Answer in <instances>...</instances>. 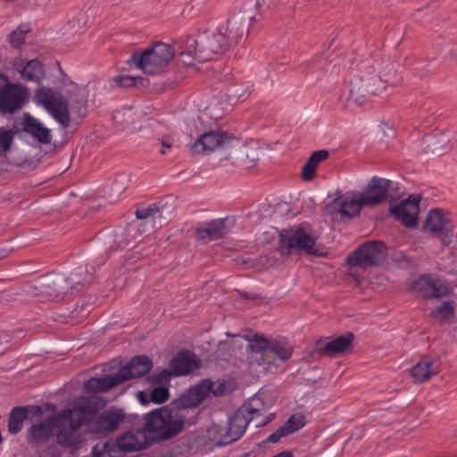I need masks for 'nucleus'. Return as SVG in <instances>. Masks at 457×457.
I'll return each mask as SVG.
<instances>
[{"label":"nucleus","mask_w":457,"mask_h":457,"mask_svg":"<svg viewBox=\"0 0 457 457\" xmlns=\"http://www.w3.org/2000/svg\"><path fill=\"white\" fill-rule=\"evenodd\" d=\"M26 407H14L9 415L8 431L12 435L18 434L23 428L24 420L27 419Z\"/></svg>","instance_id":"obj_36"},{"label":"nucleus","mask_w":457,"mask_h":457,"mask_svg":"<svg viewBox=\"0 0 457 457\" xmlns=\"http://www.w3.org/2000/svg\"><path fill=\"white\" fill-rule=\"evenodd\" d=\"M272 457H293V454L289 451H284V452L278 453V454H276Z\"/></svg>","instance_id":"obj_57"},{"label":"nucleus","mask_w":457,"mask_h":457,"mask_svg":"<svg viewBox=\"0 0 457 457\" xmlns=\"http://www.w3.org/2000/svg\"><path fill=\"white\" fill-rule=\"evenodd\" d=\"M96 411L97 403L93 399L84 398L78 401L71 409L59 413L64 417L62 426L55 431L57 443L64 447H78L81 442L79 428L86 426L85 422L94 418Z\"/></svg>","instance_id":"obj_2"},{"label":"nucleus","mask_w":457,"mask_h":457,"mask_svg":"<svg viewBox=\"0 0 457 457\" xmlns=\"http://www.w3.org/2000/svg\"><path fill=\"white\" fill-rule=\"evenodd\" d=\"M161 212V206L154 203L144 208H137L135 215L138 220H145L147 218H154L157 213Z\"/></svg>","instance_id":"obj_41"},{"label":"nucleus","mask_w":457,"mask_h":457,"mask_svg":"<svg viewBox=\"0 0 457 457\" xmlns=\"http://www.w3.org/2000/svg\"><path fill=\"white\" fill-rule=\"evenodd\" d=\"M68 97L71 103H75L77 104L79 112H80L82 108H85L87 104L86 96L84 91L79 89L77 85H71V89L69 92Z\"/></svg>","instance_id":"obj_38"},{"label":"nucleus","mask_w":457,"mask_h":457,"mask_svg":"<svg viewBox=\"0 0 457 457\" xmlns=\"http://www.w3.org/2000/svg\"><path fill=\"white\" fill-rule=\"evenodd\" d=\"M245 338L248 341V348L255 355L252 356L251 363L262 366V371L270 372L277 369L275 364V357L268 356V348L270 340L259 336L248 337Z\"/></svg>","instance_id":"obj_16"},{"label":"nucleus","mask_w":457,"mask_h":457,"mask_svg":"<svg viewBox=\"0 0 457 457\" xmlns=\"http://www.w3.org/2000/svg\"><path fill=\"white\" fill-rule=\"evenodd\" d=\"M353 339L354 335L352 332H346L340 337L321 344L318 348V352L328 357L344 354L352 350Z\"/></svg>","instance_id":"obj_26"},{"label":"nucleus","mask_w":457,"mask_h":457,"mask_svg":"<svg viewBox=\"0 0 457 457\" xmlns=\"http://www.w3.org/2000/svg\"><path fill=\"white\" fill-rule=\"evenodd\" d=\"M251 421H253V418L248 416L245 412V409L240 407L228 420V430L227 432L228 442L239 439Z\"/></svg>","instance_id":"obj_28"},{"label":"nucleus","mask_w":457,"mask_h":457,"mask_svg":"<svg viewBox=\"0 0 457 457\" xmlns=\"http://www.w3.org/2000/svg\"><path fill=\"white\" fill-rule=\"evenodd\" d=\"M94 272V268L83 270L76 269L70 278L62 274H48L40 278L35 285L38 291L36 295L48 296L53 298L61 297L70 292V290H79V286H83L90 282V277Z\"/></svg>","instance_id":"obj_3"},{"label":"nucleus","mask_w":457,"mask_h":457,"mask_svg":"<svg viewBox=\"0 0 457 457\" xmlns=\"http://www.w3.org/2000/svg\"><path fill=\"white\" fill-rule=\"evenodd\" d=\"M172 376L175 375L173 374V370L171 369H164L161 370L159 373L154 374L151 378L156 384H164L168 383L172 378Z\"/></svg>","instance_id":"obj_47"},{"label":"nucleus","mask_w":457,"mask_h":457,"mask_svg":"<svg viewBox=\"0 0 457 457\" xmlns=\"http://www.w3.org/2000/svg\"><path fill=\"white\" fill-rule=\"evenodd\" d=\"M229 44L221 28L212 33L204 32L196 37L188 36L186 38L187 49L195 51V58L199 62L210 61L215 55L221 54L228 49Z\"/></svg>","instance_id":"obj_5"},{"label":"nucleus","mask_w":457,"mask_h":457,"mask_svg":"<svg viewBox=\"0 0 457 457\" xmlns=\"http://www.w3.org/2000/svg\"><path fill=\"white\" fill-rule=\"evenodd\" d=\"M234 387L232 383L227 380L212 381L204 379L198 385L189 388L183 394L187 398L190 408L198 406L211 393L214 396H223L230 394Z\"/></svg>","instance_id":"obj_9"},{"label":"nucleus","mask_w":457,"mask_h":457,"mask_svg":"<svg viewBox=\"0 0 457 457\" xmlns=\"http://www.w3.org/2000/svg\"><path fill=\"white\" fill-rule=\"evenodd\" d=\"M386 246L381 241H370L360 245L352 254L346 262L350 266L368 268L378 265L386 257Z\"/></svg>","instance_id":"obj_8"},{"label":"nucleus","mask_w":457,"mask_h":457,"mask_svg":"<svg viewBox=\"0 0 457 457\" xmlns=\"http://www.w3.org/2000/svg\"><path fill=\"white\" fill-rule=\"evenodd\" d=\"M152 367V360L145 355H140L132 358L131 361L125 366H122L118 372L122 382H124L132 378L142 377L149 372Z\"/></svg>","instance_id":"obj_25"},{"label":"nucleus","mask_w":457,"mask_h":457,"mask_svg":"<svg viewBox=\"0 0 457 457\" xmlns=\"http://www.w3.org/2000/svg\"><path fill=\"white\" fill-rule=\"evenodd\" d=\"M253 19V12L250 10H240L234 13L227 21L224 30L229 43L237 44L248 34V29Z\"/></svg>","instance_id":"obj_13"},{"label":"nucleus","mask_w":457,"mask_h":457,"mask_svg":"<svg viewBox=\"0 0 457 457\" xmlns=\"http://www.w3.org/2000/svg\"><path fill=\"white\" fill-rule=\"evenodd\" d=\"M329 156L328 150L322 149L313 152L302 170V178L305 181H310L314 179L316 169L321 162L327 160Z\"/></svg>","instance_id":"obj_34"},{"label":"nucleus","mask_w":457,"mask_h":457,"mask_svg":"<svg viewBox=\"0 0 457 457\" xmlns=\"http://www.w3.org/2000/svg\"><path fill=\"white\" fill-rule=\"evenodd\" d=\"M372 68H374V71L378 73L373 77L377 84L382 83L386 87V86L395 87L400 83L401 79L397 75L394 63L389 61H375Z\"/></svg>","instance_id":"obj_29"},{"label":"nucleus","mask_w":457,"mask_h":457,"mask_svg":"<svg viewBox=\"0 0 457 457\" xmlns=\"http://www.w3.org/2000/svg\"><path fill=\"white\" fill-rule=\"evenodd\" d=\"M11 343V337L6 332H1L0 333V352L4 353V351L8 348L9 345Z\"/></svg>","instance_id":"obj_53"},{"label":"nucleus","mask_w":457,"mask_h":457,"mask_svg":"<svg viewBox=\"0 0 457 457\" xmlns=\"http://www.w3.org/2000/svg\"><path fill=\"white\" fill-rule=\"evenodd\" d=\"M415 382L422 383L440 372V361L436 358L422 357L411 370Z\"/></svg>","instance_id":"obj_27"},{"label":"nucleus","mask_w":457,"mask_h":457,"mask_svg":"<svg viewBox=\"0 0 457 457\" xmlns=\"http://www.w3.org/2000/svg\"><path fill=\"white\" fill-rule=\"evenodd\" d=\"M242 295H243L244 298H246V299L247 298H252L247 293H243Z\"/></svg>","instance_id":"obj_58"},{"label":"nucleus","mask_w":457,"mask_h":457,"mask_svg":"<svg viewBox=\"0 0 457 457\" xmlns=\"http://www.w3.org/2000/svg\"><path fill=\"white\" fill-rule=\"evenodd\" d=\"M162 148L160 149V153L162 154H166L168 149H171L173 143L169 138H162L161 141Z\"/></svg>","instance_id":"obj_54"},{"label":"nucleus","mask_w":457,"mask_h":457,"mask_svg":"<svg viewBox=\"0 0 457 457\" xmlns=\"http://www.w3.org/2000/svg\"><path fill=\"white\" fill-rule=\"evenodd\" d=\"M28 32L27 29H22L21 28H18L16 30L12 31L10 35V43L14 47H19L24 43V35Z\"/></svg>","instance_id":"obj_48"},{"label":"nucleus","mask_w":457,"mask_h":457,"mask_svg":"<svg viewBox=\"0 0 457 457\" xmlns=\"http://www.w3.org/2000/svg\"><path fill=\"white\" fill-rule=\"evenodd\" d=\"M317 236L303 227L282 229L279 232V251L281 254L290 255L301 251L318 256L320 253L315 248Z\"/></svg>","instance_id":"obj_6"},{"label":"nucleus","mask_w":457,"mask_h":457,"mask_svg":"<svg viewBox=\"0 0 457 457\" xmlns=\"http://www.w3.org/2000/svg\"><path fill=\"white\" fill-rule=\"evenodd\" d=\"M441 270L450 274H457V256L451 255L447 261L443 262Z\"/></svg>","instance_id":"obj_49"},{"label":"nucleus","mask_w":457,"mask_h":457,"mask_svg":"<svg viewBox=\"0 0 457 457\" xmlns=\"http://www.w3.org/2000/svg\"><path fill=\"white\" fill-rule=\"evenodd\" d=\"M304 424L305 417L303 414L296 413L292 415L281 427L285 429L287 435H290L303 428Z\"/></svg>","instance_id":"obj_37"},{"label":"nucleus","mask_w":457,"mask_h":457,"mask_svg":"<svg viewBox=\"0 0 457 457\" xmlns=\"http://www.w3.org/2000/svg\"><path fill=\"white\" fill-rule=\"evenodd\" d=\"M392 181L384 178L373 177L369 180L362 192L358 193L362 204L374 207L387 199L388 189Z\"/></svg>","instance_id":"obj_15"},{"label":"nucleus","mask_w":457,"mask_h":457,"mask_svg":"<svg viewBox=\"0 0 457 457\" xmlns=\"http://www.w3.org/2000/svg\"><path fill=\"white\" fill-rule=\"evenodd\" d=\"M293 353V346L282 337L270 340L268 356L276 354L281 361H287Z\"/></svg>","instance_id":"obj_35"},{"label":"nucleus","mask_w":457,"mask_h":457,"mask_svg":"<svg viewBox=\"0 0 457 457\" xmlns=\"http://www.w3.org/2000/svg\"><path fill=\"white\" fill-rule=\"evenodd\" d=\"M286 436H287V433H286L285 429L280 427L267 437L266 442L275 444L278 443L281 437Z\"/></svg>","instance_id":"obj_51"},{"label":"nucleus","mask_w":457,"mask_h":457,"mask_svg":"<svg viewBox=\"0 0 457 457\" xmlns=\"http://www.w3.org/2000/svg\"><path fill=\"white\" fill-rule=\"evenodd\" d=\"M420 199L416 195H410L396 206H390V211L395 218L400 220L407 228L417 225L420 212Z\"/></svg>","instance_id":"obj_20"},{"label":"nucleus","mask_w":457,"mask_h":457,"mask_svg":"<svg viewBox=\"0 0 457 457\" xmlns=\"http://www.w3.org/2000/svg\"><path fill=\"white\" fill-rule=\"evenodd\" d=\"M273 413L266 412L263 416H260L255 421H252L255 428L265 426L274 419Z\"/></svg>","instance_id":"obj_52"},{"label":"nucleus","mask_w":457,"mask_h":457,"mask_svg":"<svg viewBox=\"0 0 457 457\" xmlns=\"http://www.w3.org/2000/svg\"><path fill=\"white\" fill-rule=\"evenodd\" d=\"M385 90L386 87L382 83L377 84L375 78L361 77L352 81L349 99L355 104L362 106Z\"/></svg>","instance_id":"obj_10"},{"label":"nucleus","mask_w":457,"mask_h":457,"mask_svg":"<svg viewBox=\"0 0 457 457\" xmlns=\"http://www.w3.org/2000/svg\"><path fill=\"white\" fill-rule=\"evenodd\" d=\"M169 398V390L165 386H156L150 393V400L154 403H162Z\"/></svg>","instance_id":"obj_45"},{"label":"nucleus","mask_w":457,"mask_h":457,"mask_svg":"<svg viewBox=\"0 0 457 457\" xmlns=\"http://www.w3.org/2000/svg\"><path fill=\"white\" fill-rule=\"evenodd\" d=\"M15 66L25 80L39 82L45 77L43 64L37 59L29 61L25 66L22 63H15Z\"/></svg>","instance_id":"obj_32"},{"label":"nucleus","mask_w":457,"mask_h":457,"mask_svg":"<svg viewBox=\"0 0 457 457\" xmlns=\"http://www.w3.org/2000/svg\"><path fill=\"white\" fill-rule=\"evenodd\" d=\"M121 383L122 379L117 372L104 378H91L85 381L83 387L87 392H105Z\"/></svg>","instance_id":"obj_31"},{"label":"nucleus","mask_w":457,"mask_h":457,"mask_svg":"<svg viewBox=\"0 0 457 457\" xmlns=\"http://www.w3.org/2000/svg\"><path fill=\"white\" fill-rule=\"evenodd\" d=\"M452 221L437 210H431L424 223V229L440 239L444 246L450 247L455 237Z\"/></svg>","instance_id":"obj_11"},{"label":"nucleus","mask_w":457,"mask_h":457,"mask_svg":"<svg viewBox=\"0 0 457 457\" xmlns=\"http://www.w3.org/2000/svg\"><path fill=\"white\" fill-rule=\"evenodd\" d=\"M185 48H186V50L182 51L179 54V58L183 64H185L187 66L193 65L194 60H197L195 58V51L194 50L189 51V49H187L186 45H185Z\"/></svg>","instance_id":"obj_50"},{"label":"nucleus","mask_w":457,"mask_h":457,"mask_svg":"<svg viewBox=\"0 0 457 457\" xmlns=\"http://www.w3.org/2000/svg\"><path fill=\"white\" fill-rule=\"evenodd\" d=\"M175 50L171 46L164 43H156L152 47L141 53H134L128 61L148 75L163 72L173 58Z\"/></svg>","instance_id":"obj_4"},{"label":"nucleus","mask_w":457,"mask_h":457,"mask_svg":"<svg viewBox=\"0 0 457 457\" xmlns=\"http://www.w3.org/2000/svg\"><path fill=\"white\" fill-rule=\"evenodd\" d=\"M116 445L123 452H137L147 448L152 445L148 436L143 428L130 430L117 438Z\"/></svg>","instance_id":"obj_22"},{"label":"nucleus","mask_w":457,"mask_h":457,"mask_svg":"<svg viewBox=\"0 0 457 457\" xmlns=\"http://www.w3.org/2000/svg\"><path fill=\"white\" fill-rule=\"evenodd\" d=\"M271 405V401L265 402L262 395L259 394L250 398L241 408L245 409L248 416L253 418V421H255L260 416L268 412Z\"/></svg>","instance_id":"obj_33"},{"label":"nucleus","mask_w":457,"mask_h":457,"mask_svg":"<svg viewBox=\"0 0 457 457\" xmlns=\"http://www.w3.org/2000/svg\"><path fill=\"white\" fill-rule=\"evenodd\" d=\"M125 419V412L119 408L112 407L86 423L88 431L96 434L107 435L118 429L121 421Z\"/></svg>","instance_id":"obj_12"},{"label":"nucleus","mask_w":457,"mask_h":457,"mask_svg":"<svg viewBox=\"0 0 457 457\" xmlns=\"http://www.w3.org/2000/svg\"><path fill=\"white\" fill-rule=\"evenodd\" d=\"M201 366V360L193 352L180 350L171 360L170 369L178 376L187 375Z\"/></svg>","instance_id":"obj_23"},{"label":"nucleus","mask_w":457,"mask_h":457,"mask_svg":"<svg viewBox=\"0 0 457 457\" xmlns=\"http://www.w3.org/2000/svg\"><path fill=\"white\" fill-rule=\"evenodd\" d=\"M232 139L220 130L204 133L190 147L192 154H210L219 147H229Z\"/></svg>","instance_id":"obj_17"},{"label":"nucleus","mask_w":457,"mask_h":457,"mask_svg":"<svg viewBox=\"0 0 457 457\" xmlns=\"http://www.w3.org/2000/svg\"><path fill=\"white\" fill-rule=\"evenodd\" d=\"M432 318L447 320L453 315V306L450 302H445L429 314Z\"/></svg>","instance_id":"obj_42"},{"label":"nucleus","mask_w":457,"mask_h":457,"mask_svg":"<svg viewBox=\"0 0 457 457\" xmlns=\"http://www.w3.org/2000/svg\"><path fill=\"white\" fill-rule=\"evenodd\" d=\"M27 96L26 87L9 83L0 93V112L2 113H12L21 109Z\"/></svg>","instance_id":"obj_18"},{"label":"nucleus","mask_w":457,"mask_h":457,"mask_svg":"<svg viewBox=\"0 0 457 457\" xmlns=\"http://www.w3.org/2000/svg\"><path fill=\"white\" fill-rule=\"evenodd\" d=\"M37 103L43 105L47 112L64 129L71 123L68 103L58 92L49 87H40L36 92Z\"/></svg>","instance_id":"obj_7"},{"label":"nucleus","mask_w":457,"mask_h":457,"mask_svg":"<svg viewBox=\"0 0 457 457\" xmlns=\"http://www.w3.org/2000/svg\"><path fill=\"white\" fill-rule=\"evenodd\" d=\"M232 226L233 221L228 218L213 220L204 227L197 228V238L205 244L219 240L231 230Z\"/></svg>","instance_id":"obj_21"},{"label":"nucleus","mask_w":457,"mask_h":457,"mask_svg":"<svg viewBox=\"0 0 457 457\" xmlns=\"http://www.w3.org/2000/svg\"><path fill=\"white\" fill-rule=\"evenodd\" d=\"M114 445L109 442H99L92 449L93 457H113Z\"/></svg>","instance_id":"obj_40"},{"label":"nucleus","mask_w":457,"mask_h":457,"mask_svg":"<svg viewBox=\"0 0 457 457\" xmlns=\"http://www.w3.org/2000/svg\"><path fill=\"white\" fill-rule=\"evenodd\" d=\"M23 129L26 133L31 135L41 144H49L51 142L50 130L44 127L36 118L26 115L23 121Z\"/></svg>","instance_id":"obj_30"},{"label":"nucleus","mask_w":457,"mask_h":457,"mask_svg":"<svg viewBox=\"0 0 457 457\" xmlns=\"http://www.w3.org/2000/svg\"><path fill=\"white\" fill-rule=\"evenodd\" d=\"M64 415L49 416L45 420L33 424L27 432V441L32 445H40L47 442L54 436L57 428L62 426Z\"/></svg>","instance_id":"obj_14"},{"label":"nucleus","mask_w":457,"mask_h":457,"mask_svg":"<svg viewBox=\"0 0 457 457\" xmlns=\"http://www.w3.org/2000/svg\"><path fill=\"white\" fill-rule=\"evenodd\" d=\"M8 84L7 79L4 76L0 75V93Z\"/></svg>","instance_id":"obj_56"},{"label":"nucleus","mask_w":457,"mask_h":457,"mask_svg":"<svg viewBox=\"0 0 457 457\" xmlns=\"http://www.w3.org/2000/svg\"><path fill=\"white\" fill-rule=\"evenodd\" d=\"M191 409L182 395L168 406L156 409L145 415L143 430L152 444L170 439L183 428L185 411Z\"/></svg>","instance_id":"obj_1"},{"label":"nucleus","mask_w":457,"mask_h":457,"mask_svg":"<svg viewBox=\"0 0 457 457\" xmlns=\"http://www.w3.org/2000/svg\"><path fill=\"white\" fill-rule=\"evenodd\" d=\"M12 140V132L0 127V156L10 150Z\"/></svg>","instance_id":"obj_43"},{"label":"nucleus","mask_w":457,"mask_h":457,"mask_svg":"<svg viewBox=\"0 0 457 457\" xmlns=\"http://www.w3.org/2000/svg\"><path fill=\"white\" fill-rule=\"evenodd\" d=\"M449 142L450 139L445 135L439 136L433 143L432 152L437 154H443L445 152L450 149Z\"/></svg>","instance_id":"obj_46"},{"label":"nucleus","mask_w":457,"mask_h":457,"mask_svg":"<svg viewBox=\"0 0 457 457\" xmlns=\"http://www.w3.org/2000/svg\"><path fill=\"white\" fill-rule=\"evenodd\" d=\"M411 289L422 298H440L447 294L446 287H443L428 276H421L413 281Z\"/></svg>","instance_id":"obj_24"},{"label":"nucleus","mask_w":457,"mask_h":457,"mask_svg":"<svg viewBox=\"0 0 457 457\" xmlns=\"http://www.w3.org/2000/svg\"><path fill=\"white\" fill-rule=\"evenodd\" d=\"M364 206L366 204H362L360 195L356 193L351 198L345 197L344 200L334 199L327 205L325 213L330 215L332 219H337L338 214L351 219L358 215Z\"/></svg>","instance_id":"obj_19"},{"label":"nucleus","mask_w":457,"mask_h":457,"mask_svg":"<svg viewBox=\"0 0 457 457\" xmlns=\"http://www.w3.org/2000/svg\"><path fill=\"white\" fill-rule=\"evenodd\" d=\"M259 159H260V154H259L258 150L252 149L245 154V157L240 161V162H241L240 165L243 166L246 170H251L256 166Z\"/></svg>","instance_id":"obj_44"},{"label":"nucleus","mask_w":457,"mask_h":457,"mask_svg":"<svg viewBox=\"0 0 457 457\" xmlns=\"http://www.w3.org/2000/svg\"><path fill=\"white\" fill-rule=\"evenodd\" d=\"M114 83L122 87H130L133 86H145L146 79L141 77L134 76H118L113 79Z\"/></svg>","instance_id":"obj_39"},{"label":"nucleus","mask_w":457,"mask_h":457,"mask_svg":"<svg viewBox=\"0 0 457 457\" xmlns=\"http://www.w3.org/2000/svg\"><path fill=\"white\" fill-rule=\"evenodd\" d=\"M137 399L142 404H146L150 401V394L140 391L137 394Z\"/></svg>","instance_id":"obj_55"}]
</instances>
